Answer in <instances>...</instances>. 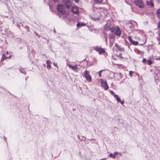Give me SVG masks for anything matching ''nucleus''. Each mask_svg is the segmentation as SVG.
<instances>
[{
    "label": "nucleus",
    "instance_id": "nucleus-1",
    "mask_svg": "<svg viewBox=\"0 0 160 160\" xmlns=\"http://www.w3.org/2000/svg\"><path fill=\"white\" fill-rule=\"evenodd\" d=\"M57 8L58 11L60 13L62 14H64L66 13V12L63 5L59 4L57 6Z\"/></svg>",
    "mask_w": 160,
    "mask_h": 160
},
{
    "label": "nucleus",
    "instance_id": "nucleus-2",
    "mask_svg": "<svg viewBox=\"0 0 160 160\" xmlns=\"http://www.w3.org/2000/svg\"><path fill=\"white\" fill-rule=\"evenodd\" d=\"M134 3L139 8H143L144 6V5L142 0H135Z\"/></svg>",
    "mask_w": 160,
    "mask_h": 160
},
{
    "label": "nucleus",
    "instance_id": "nucleus-3",
    "mask_svg": "<svg viewBox=\"0 0 160 160\" xmlns=\"http://www.w3.org/2000/svg\"><path fill=\"white\" fill-rule=\"evenodd\" d=\"M84 75L86 79L89 82L92 81V78L90 75V72L89 71L86 70L84 72Z\"/></svg>",
    "mask_w": 160,
    "mask_h": 160
},
{
    "label": "nucleus",
    "instance_id": "nucleus-4",
    "mask_svg": "<svg viewBox=\"0 0 160 160\" xmlns=\"http://www.w3.org/2000/svg\"><path fill=\"white\" fill-rule=\"evenodd\" d=\"M108 25V23H107L104 26V30L105 31H107L110 30L111 32L113 33L115 30V28L114 27H108L107 28V26Z\"/></svg>",
    "mask_w": 160,
    "mask_h": 160
},
{
    "label": "nucleus",
    "instance_id": "nucleus-5",
    "mask_svg": "<svg viewBox=\"0 0 160 160\" xmlns=\"http://www.w3.org/2000/svg\"><path fill=\"white\" fill-rule=\"evenodd\" d=\"M101 86L105 90H107L108 88V87L107 83V81L105 80H101Z\"/></svg>",
    "mask_w": 160,
    "mask_h": 160
},
{
    "label": "nucleus",
    "instance_id": "nucleus-6",
    "mask_svg": "<svg viewBox=\"0 0 160 160\" xmlns=\"http://www.w3.org/2000/svg\"><path fill=\"white\" fill-rule=\"evenodd\" d=\"M95 50L98 52L100 54L104 53L105 52L104 49L98 47H96Z\"/></svg>",
    "mask_w": 160,
    "mask_h": 160
},
{
    "label": "nucleus",
    "instance_id": "nucleus-7",
    "mask_svg": "<svg viewBox=\"0 0 160 160\" xmlns=\"http://www.w3.org/2000/svg\"><path fill=\"white\" fill-rule=\"evenodd\" d=\"M68 66L70 69H72L75 72H78V67H77V65H75L73 66H72L71 64H69L68 65Z\"/></svg>",
    "mask_w": 160,
    "mask_h": 160
},
{
    "label": "nucleus",
    "instance_id": "nucleus-8",
    "mask_svg": "<svg viewBox=\"0 0 160 160\" xmlns=\"http://www.w3.org/2000/svg\"><path fill=\"white\" fill-rule=\"evenodd\" d=\"M121 34V31L119 27H118L117 28H116L114 34L119 37L120 36Z\"/></svg>",
    "mask_w": 160,
    "mask_h": 160
},
{
    "label": "nucleus",
    "instance_id": "nucleus-9",
    "mask_svg": "<svg viewBox=\"0 0 160 160\" xmlns=\"http://www.w3.org/2000/svg\"><path fill=\"white\" fill-rule=\"evenodd\" d=\"M72 11L73 13L78 14L79 12V10L78 8L76 7H72Z\"/></svg>",
    "mask_w": 160,
    "mask_h": 160
},
{
    "label": "nucleus",
    "instance_id": "nucleus-10",
    "mask_svg": "<svg viewBox=\"0 0 160 160\" xmlns=\"http://www.w3.org/2000/svg\"><path fill=\"white\" fill-rule=\"evenodd\" d=\"M115 39V37L113 34H109V41L110 43H111L113 42Z\"/></svg>",
    "mask_w": 160,
    "mask_h": 160
},
{
    "label": "nucleus",
    "instance_id": "nucleus-11",
    "mask_svg": "<svg viewBox=\"0 0 160 160\" xmlns=\"http://www.w3.org/2000/svg\"><path fill=\"white\" fill-rule=\"evenodd\" d=\"M104 36L105 38V40L106 42V44H107L108 43V34L106 32H104L103 33Z\"/></svg>",
    "mask_w": 160,
    "mask_h": 160
},
{
    "label": "nucleus",
    "instance_id": "nucleus-12",
    "mask_svg": "<svg viewBox=\"0 0 160 160\" xmlns=\"http://www.w3.org/2000/svg\"><path fill=\"white\" fill-rule=\"evenodd\" d=\"M86 24L83 23H80L79 22H78L77 24V27H78L80 26H85L86 25Z\"/></svg>",
    "mask_w": 160,
    "mask_h": 160
},
{
    "label": "nucleus",
    "instance_id": "nucleus-13",
    "mask_svg": "<svg viewBox=\"0 0 160 160\" xmlns=\"http://www.w3.org/2000/svg\"><path fill=\"white\" fill-rule=\"evenodd\" d=\"M156 13V15H157V17L159 19H160V8L158 9Z\"/></svg>",
    "mask_w": 160,
    "mask_h": 160
},
{
    "label": "nucleus",
    "instance_id": "nucleus-14",
    "mask_svg": "<svg viewBox=\"0 0 160 160\" xmlns=\"http://www.w3.org/2000/svg\"><path fill=\"white\" fill-rule=\"evenodd\" d=\"M146 3L147 5L149 6H151V7H153L154 6V4L152 2H149L148 1H147Z\"/></svg>",
    "mask_w": 160,
    "mask_h": 160
},
{
    "label": "nucleus",
    "instance_id": "nucleus-15",
    "mask_svg": "<svg viewBox=\"0 0 160 160\" xmlns=\"http://www.w3.org/2000/svg\"><path fill=\"white\" fill-rule=\"evenodd\" d=\"M114 97L116 99L117 102H119L121 101V99L118 95L116 94Z\"/></svg>",
    "mask_w": 160,
    "mask_h": 160
},
{
    "label": "nucleus",
    "instance_id": "nucleus-16",
    "mask_svg": "<svg viewBox=\"0 0 160 160\" xmlns=\"http://www.w3.org/2000/svg\"><path fill=\"white\" fill-rule=\"evenodd\" d=\"M19 71L20 72L22 73L25 74L26 73V71L23 68H19Z\"/></svg>",
    "mask_w": 160,
    "mask_h": 160
},
{
    "label": "nucleus",
    "instance_id": "nucleus-17",
    "mask_svg": "<svg viewBox=\"0 0 160 160\" xmlns=\"http://www.w3.org/2000/svg\"><path fill=\"white\" fill-rule=\"evenodd\" d=\"M102 0H94V2L96 3L99 4L102 2Z\"/></svg>",
    "mask_w": 160,
    "mask_h": 160
},
{
    "label": "nucleus",
    "instance_id": "nucleus-18",
    "mask_svg": "<svg viewBox=\"0 0 160 160\" xmlns=\"http://www.w3.org/2000/svg\"><path fill=\"white\" fill-rule=\"evenodd\" d=\"M131 43L134 45H137L138 44V41H132Z\"/></svg>",
    "mask_w": 160,
    "mask_h": 160
},
{
    "label": "nucleus",
    "instance_id": "nucleus-19",
    "mask_svg": "<svg viewBox=\"0 0 160 160\" xmlns=\"http://www.w3.org/2000/svg\"><path fill=\"white\" fill-rule=\"evenodd\" d=\"M157 39L159 42L158 44H160V32L158 34V36L157 37Z\"/></svg>",
    "mask_w": 160,
    "mask_h": 160
},
{
    "label": "nucleus",
    "instance_id": "nucleus-20",
    "mask_svg": "<svg viewBox=\"0 0 160 160\" xmlns=\"http://www.w3.org/2000/svg\"><path fill=\"white\" fill-rule=\"evenodd\" d=\"M109 156L110 158H113L114 159L116 158V156H115L114 155H113L112 153H110L109 155Z\"/></svg>",
    "mask_w": 160,
    "mask_h": 160
},
{
    "label": "nucleus",
    "instance_id": "nucleus-21",
    "mask_svg": "<svg viewBox=\"0 0 160 160\" xmlns=\"http://www.w3.org/2000/svg\"><path fill=\"white\" fill-rule=\"evenodd\" d=\"M147 63L148 65H150L152 63V62L150 59H148L147 61Z\"/></svg>",
    "mask_w": 160,
    "mask_h": 160
},
{
    "label": "nucleus",
    "instance_id": "nucleus-22",
    "mask_svg": "<svg viewBox=\"0 0 160 160\" xmlns=\"http://www.w3.org/2000/svg\"><path fill=\"white\" fill-rule=\"evenodd\" d=\"M11 56L10 55L9 57H5V55L4 54H3L2 55V58L4 59H6V58H9L10 57H11Z\"/></svg>",
    "mask_w": 160,
    "mask_h": 160
},
{
    "label": "nucleus",
    "instance_id": "nucleus-23",
    "mask_svg": "<svg viewBox=\"0 0 160 160\" xmlns=\"http://www.w3.org/2000/svg\"><path fill=\"white\" fill-rule=\"evenodd\" d=\"M104 70H101L100 71L98 72V73L99 74V76L100 77H101V72L102 71H104Z\"/></svg>",
    "mask_w": 160,
    "mask_h": 160
},
{
    "label": "nucleus",
    "instance_id": "nucleus-24",
    "mask_svg": "<svg viewBox=\"0 0 160 160\" xmlns=\"http://www.w3.org/2000/svg\"><path fill=\"white\" fill-rule=\"evenodd\" d=\"M5 32L6 33H7L9 35H10L11 33V32L9 31L8 29H7L6 31L5 30Z\"/></svg>",
    "mask_w": 160,
    "mask_h": 160
},
{
    "label": "nucleus",
    "instance_id": "nucleus-25",
    "mask_svg": "<svg viewBox=\"0 0 160 160\" xmlns=\"http://www.w3.org/2000/svg\"><path fill=\"white\" fill-rule=\"evenodd\" d=\"M128 39L129 41L131 43L133 41L131 38V37L130 36L128 37Z\"/></svg>",
    "mask_w": 160,
    "mask_h": 160
},
{
    "label": "nucleus",
    "instance_id": "nucleus-26",
    "mask_svg": "<svg viewBox=\"0 0 160 160\" xmlns=\"http://www.w3.org/2000/svg\"><path fill=\"white\" fill-rule=\"evenodd\" d=\"M110 92L111 94H112V95H113L114 96L115 95H116V94H115L114 93V92H113L112 91V90H111V91H110Z\"/></svg>",
    "mask_w": 160,
    "mask_h": 160
},
{
    "label": "nucleus",
    "instance_id": "nucleus-27",
    "mask_svg": "<svg viewBox=\"0 0 160 160\" xmlns=\"http://www.w3.org/2000/svg\"><path fill=\"white\" fill-rule=\"evenodd\" d=\"M118 49L120 50L121 51H124V48H118Z\"/></svg>",
    "mask_w": 160,
    "mask_h": 160
},
{
    "label": "nucleus",
    "instance_id": "nucleus-28",
    "mask_svg": "<svg viewBox=\"0 0 160 160\" xmlns=\"http://www.w3.org/2000/svg\"><path fill=\"white\" fill-rule=\"evenodd\" d=\"M47 67L48 69H49L51 68V66L49 64H48L47 65Z\"/></svg>",
    "mask_w": 160,
    "mask_h": 160
},
{
    "label": "nucleus",
    "instance_id": "nucleus-29",
    "mask_svg": "<svg viewBox=\"0 0 160 160\" xmlns=\"http://www.w3.org/2000/svg\"><path fill=\"white\" fill-rule=\"evenodd\" d=\"M71 5V4L70 3H69L68 5H66L67 8H69L70 7Z\"/></svg>",
    "mask_w": 160,
    "mask_h": 160
},
{
    "label": "nucleus",
    "instance_id": "nucleus-30",
    "mask_svg": "<svg viewBox=\"0 0 160 160\" xmlns=\"http://www.w3.org/2000/svg\"><path fill=\"white\" fill-rule=\"evenodd\" d=\"M159 21L158 24V28L160 29V19H159Z\"/></svg>",
    "mask_w": 160,
    "mask_h": 160
},
{
    "label": "nucleus",
    "instance_id": "nucleus-31",
    "mask_svg": "<svg viewBox=\"0 0 160 160\" xmlns=\"http://www.w3.org/2000/svg\"><path fill=\"white\" fill-rule=\"evenodd\" d=\"M25 28H26L27 31H29V32L30 31L29 30V28L28 26H26Z\"/></svg>",
    "mask_w": 160,
    "mask_h": 160
},
{
    "label": "nucleus",
    "instance_id": "nucleus-32",
    "mask_svg": "<svg viewBox=\"0 0 160 160\" xmlns=\"http://www.w3.org/2000/svg\"><path fill=\"white\" fill-rule=\"evenodd\" d=\"M133 74V72L132 71H130L129 72V75L130 76H131Z\"/></svg>",
    "mask_w": 160,
    "mask_h": 160
},
{
    "label": "nucleus",
    "instance_id": "nucleus-33",
    "mask_svg": "<svg viewBox=\"0 0 160 160\" xmlns=\"http://www.w3.org/2000/svg\"><path fill=\"white\" fill-rule=\"evenodd\" d=\"M118 152H114V155H115V156H116V155H118Z\"/></svg>",
    "mask_w": 160,
    "mask_h": 160
},
{
    "label": "nucleus",
    "instance_id": "nucleus-34",
    "mask_svg": "<svg viewBox=\"0 0 160 160\" xmlns=\"http://www.w3.org/2000/svg\"><path fill=\"white\" fill-rule=\"evenodd\" d=\"M146 60L145 58H143V60H142V62H146Z\"/></svg>",
    "mask_w": 160,
    "mask_h": 160
},
{
    "label": "nucleus",
    "instance_id": "nucleus-35",
    "mask_svg": "<svg viewBox=\"0 0 160 160\" xmlns=\"http://www.w3.org/2000/svg\"><path fill=\"white\" fill-rule=\"evenodd\" d=\"M120 102V103L121 104H123L124 103V101H121H121L119 102Z\"/></svg>",
    "mask_w": 160,
    "mask_h": 160
},
{
    "label": "nucleus",
    "instance_id": "nucleus-36",
    "mask_svg": "<svg viewBox=\"0 0 160 160\" xmlns=\"http://www.w3.org/2000/svg\"><path fill=\"white\" fill-rule=\"evenodd\" d=\"M50 62V61L49 60H47L46 61V63L47 64H49V63Z\"/></svg>",
    "mask_w": 160,
    "mask_h": 160
},
{
    "label": "nucleus",
    "instance_id": "nucleus-37",
    "mask_svg": "<svg viewBox=\"0 0 160 160\" xmlns=\"http://www.w3.org/2000/svg\"><path fill=\"white\" fill-rule=\"evenodd\" d=\"M34 33L35 34L36 36H38V37H39V35L37 32H34Z\"/></svg>",
    "mask_w": 160,
    "mask_h": 160
},
{
    "label": "nucleus",
    "instance_id": "nucleus-38",
    "mask_svg": "<svg viewBox=\"0 0 160 160\" xmlns=\"http://www.w3.org/2000/svg\"><path fill=\"white\" fill-rule=\"evenodd\" d=\"M78 1H79V0H74L75 2H77V3L78 2Z\"/></svg>",
    "mask_w": 160,
    "mask_h": 160
},
{
    "label": "nucleus",
    "instance_id": "nucleus-39",
    "mask_svg": "<svg viewBox=\"0 0 160 160\" xmlns=\"http://www.w3.org/2000/svg\"><path fill=\"white\" fill-rule=\"evenodd\" d=\"M58 0H53L54 2H58Z\"/></svg>",
    "mask_w": 160,
    "mask_h": 160
},
{
    "label": "nucleus",
    "instance_id": "nucleus-40",
    "mask_svg": "<svg viewBox=\"0 0 160 160\" xmlns=\"http://www.w3.org/2000/svg\"><path fill=\"white\" fill-rule=\"evenodd\" d=\"M53 64L55 66H56V67H57V65H56V64L55 63H53Z\"/></svg>",
    "mask_w": 160,
    "mask_h": 160
},
{
    "label": "nucleus",
    "instance_id": "nucleus-41",
    "mask_svg": "<svg viewBox=\"0 0 160 160\" xmlns=\"http://www.w3.org/2000/svg\"><path fill=\"white\" fill-rule=\"evenodd\" d=\"M115 46L116 47H117L118 48V45L117 44H115Z\"/></svg>",
    "mask_w": 160,
    "mask_h": 160
},
{
    "label": "nucleus",
    "instance_id": "nucleus-42",
    "mask_svg": "<svg viewBox=\"0 0 160 160\" xmlns=\"http://www.w3.org/2000/svg\"><path fill=\"white\" fill-rule=\"evenodd\" d=\"M21 24H22V22H19L18 23V25Z\"/></svg>",
    "mask_w": 160,
    "mask_h": 160
},
{
    "label": "nucleus",
    "instance_id": "nucleus-43",
    "mask_svg": "<svg viewBox=\"0 0 160 160\" xmlns=\"http://www.w3.org/2000/svg\"><path fill=\"white\" fill-rule=\"evenodd\" d=\"M99 160H105L104 158H103L101 159H100Z\"/></svg>",
    "mask_w": 160,
    "mask_h": 160
},
{
    "label": "nucleus",
    "instance_id": "nucleus-44",
    "mask_svg": "<svg viewBox=\"0 0 160 160\" xmlns=\"http://www.w3.org/2000/svg\"><path fill=\"white\" fill-rule=\"evenodd\" d=\"M7 54H8V51H7L6 52Z\"/></svg>",
    "mask_w": 160,
    "mask_h": 160
},
{
    "label": "nucleus",
    "instance_id": "nucleus-45",
    "mask_svg": "<svg viewBox=\"0 0 160 160\" xmlns=\"http://www.w3.org/2000/svg\"><path fill=\"white\" fill-rule=\"evenodd\" d=\"M108 27H110V26H109V24H108V26H107V28H108Z\"/></svg>",
    "mask_w": 160,
    "mask_h": 160
},
{
    "label": "nucleus",
    "instance_id": "nucleus-46",
    "mask_svg": "<svg viewBox=\"0 0 160 160\" xmlns=\"http://www.w3.org/2000/svg\"><path fill=\"white\" fill-rule=\"evenodd\" d=\"M159 2H160V0H158Z\"/></svg>",
    "mask_w": 160,
    "mask_h": 160
},
{
    "label": "nucleus",
    "instance_id": "nucleus-47",
    "mask_svg": "<svg viewBox=\"0 0 160 160\" xmlns=\"http://www.w3.org/2000/svg\"><path fill=\"white\" fill-rule=\"evenodd\" d=\"M4 139H5V140H6V138L5 137H4Z\"/></svg>",
    "mask_w": 160,
    "mask_h": 160
}]
</instances>
